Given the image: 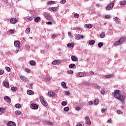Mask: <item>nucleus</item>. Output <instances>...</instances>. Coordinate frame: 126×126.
I'll list each match as a JSON object with an SVG mask.
<instances>
[{
    "label": "nucleus",
    "mask_w": 126,
    "mask_h": 126,
    "mask_svg": "<svg viewBox=\"0 0 126 126\" xmlns=\"http://www.w3.org/2000/svg\"><path fill=\"white\" fill-rule=\"evenodd\" d=\"M30 28H27V29L26 30V34H29V33H30Z\"/></svg>",
    "instance_id": "4c0bfd02"
},
{
    "label": "nucleus",
    "mask_w": 126,
    "mask_h": 126,
    "mask_svg": "<svg viewBox=\"0 0 126 126\" xmlns=\"http://www.w3.org/2000/svg\"><path fill=\"white\" fill-rule=\"evenodd\" d=\"M107 123H109V124L112 123V119L111 118L109 119L107 121Z\"/></svg>",
    "instance_id": "6e6d98bb"
},
{
    "label": "nucleus",
    "mask_w": 126,
    "mask_h": 126,
    "mask_svg": "<svg viewBox=\"0 0 126 126\" xmlns=\"http://www.w3.org/2000/svg\"><path fill=\"white\" fill-rule=\"evenodd\" d=\"M105 18L106 19H109V18H111V15H105Z\"/></svg>",
    "instance_id": "8fccbe9b"
},
{
    "label": "nucleus",
    "mask_w": 126,
    "mask_h": 126,
    "mask_svg": "<svg viewBox=\"0 0 126 126\" xmlns=\"http://www.w3.org/2000/svg\"><path fill=\"white\" fill-rule=\"evenodd\" d=\"M65 94H66V95H67V96H68V95H69V94H70V93H69V92L66 91L65 92Z\"/></svg>",
    "instance_id": "680f3d73"
},
{
    "label": "nucleus",
    "mask_w": 126,
    "mask_h": 126,
    "mask_svg": "<svg viewBox=\"0 0 126 126\" xmlns=\"http://www.w3.org/2000/svg\"><path fill=\"white\" fill-rule=\"evenodd\" d=\"M75 66V64L74 63H71L69 65V68H73Z\"/></svg>",
    "instance_id": "e433bc0d"
},
{
    "label": "nucleus",
    "mask_w": 126,
    "mask_h": 126,
    "mask_svg": "<svg viewBox=\"0 0 126 126\" xmlns=\"http://www.w3.org/2000/svg\"><path fill=\"white\" fill-rule=\"evenodd\" d=\"M105 111H107L106 109L103 108L101 110V113H104Z\"/></svg>",
    "instance_id": "052dcab7"
},
{
    "label": "nucleus",
    "mask_w": 126,
    "mask_h": 126,
    "mask_svg": "<svg viewBox=\"0 0 126 126\" xmlns=\"http://www.w3.org/2000/svg\"><path fill=\"white\" fill-rule=\"evenodd\" d=\"M17 19H16V18H11L10 20V22H11V23H12V24H15L16 23H17Z\"/></svg>",
    "instance_id": "1a4fd4ad"
},
{
    "label": "nucleus",
    "mask_w": 126,
    "mask_h": 126,
    "mask_svg": "<svg viewBox=\"0 0 126 126\" xmlns=\"http://www.w3.org/2000/svg\"><path fill=\"white\" fill-rule=\"evenodd\" d=\"M75 39L76 40H79L80 39V35L79 34H77L75 36Z\"/></svg>",
    "instance_id": "7c9ffc66"
},
{
    "label": "nucleus",
    "mask_w": 126,
    "mask_h": 126,
    "mask_svg": "<svg viewBox=\"0 0 126 126\" xmlns=\"http://www.w3.org/2000/svg\"><path fill=\"white\" fill-rule=\"evenodd\" d=\"M8 126H16V124L15 123L12 122V121H9L7 123Z\"/></svg>",
    "instance_id": "9d476101"
},
{
    "label": "nucleus",
    "mask_w": 126,
    "mask_h": 126,
    "mask_svg": "<svg viewBox=\"0 0 126 126\" xmlns=\"http://www.w3.org/2000/svg\"><path fill=\"white\" fill-rule=\"evenodd\" d=\"M89 45H94V44H95V40H91L89 41Z\"/></svg>",
    "instance_id": "393cba45"
},
{
    "label": "nucleus",
    "mask_w": 126,
    "mask_h": 126,
    "mask_svg": "<svg viewBox=\"0 0 126 126\" xmlns=\"http://www.w3.org/2000/svg\"><path fill=\"white\" fill-rule=\"evenodd\" d=\"M120 4L121 5H126V0H121L120 1Z\"/></svg>",
    "instance_id": "5701e85b"
},
{
    "label": "nucleus",
    "mask_w": 126,
    "mask_h": 126,
    "mask_svg": "<svg viewBox=\"0 0 126 126\" xmlns=\"http://www.w3.org/2000/svg\"><path fill=\"white\" fill-rule=\"evenodd\" d=\"M40 19H41L40 17H37L34 19V21L35 22H39V20H40Z\"/></svg>",
    "instance_id": "c9c22d12"
},
{
    "label": "nucleus",
    "mask_w": 126,
    "mask_h": 126,
    "mask_svg": "<svg viewBox=\"0 0 126 126\" xmlns=\"http://www.w3.org/2000/svg\"><path fill=\"white\" fill-rule=\"evenodd\" d=\"M40 101L41 103V104L44 106V107H47L48 106V103L46 102V100L45 99H44V97L43 96H40L39 97Z\"/></svg>",
    "instance_id": "f03ea898"
},
{
    "label": "nucleus",
    "mask_w": 126,
    "mask_h": 126,
    "mask_svg": "<svg viewBox=\"0 0 126 126\" xmlns=\"http://www.w3.org/2000/svg\"><path fill=\"white\" fill-rule=\"evenodd\" d=\"M65 2V0H62L60 1V3L63 4Z\"/></svg>",
    "instance_id": "5fc2aeb1"
},
{
    "label": "nucleus",
    "mask_w": 126,
    "mask_h": 126,
    "mask_svg": "<svg viewBox=\"0 0 126 126\" xmlns=\"http://www.w3.org/2000/svg\"><path fill=\"white\" fill-rule=\"evenodd\" d=\"M106 36V34L104 32H102L100 35H99V37L100 38H101V39H103V38H105Z\"/></svg>",
    "instance_id": "4be33fe9"
},
{
    "label": "nucleus",
    "mask_w": 126,
    "mask_h": 126,
    "mask_svg": "<svg viewBox=\"0 0 126 126\" xmlns=\"http://www.w3.org/2000/svg\"><path fill=\"white\" fill-rule=\"evenodd\" d=\"M76 126H82V125L80 124H77Z\"/></svg>",
    "instance_id": "774afa93"
},
{
    "label": "nucleus",
    "mask_w": 126,
    "mask_h": 126,
    "mask_svg": "<svg viewBox=\"0 0 126 126\" xmlns=\"http://www.w3.org/2000/svg\"><path fill=\"white\" fill-rule=\"evenodd\" d=\"M52 9L53 11H55V10H57V7H52Z\"/></svg>",
    "instance_id": "0e129e2a"
},
{
    "label": "nucleus",
    "mask_w": 126,
    "mask_h": 126,
    "mask_svg": "<svg viewBox=\"0 0 126 126\" xmlns=\"http://www.w3.org/2000/svg\"><path fill=\"white\" fill-rule=\"evenodd\" d=\"M114 96L115 98L116 99H118V100H120L121 101V103H124V100H125V96H124L123 95L120 94V91L119 90H116L114 92Z\"/></svg>",
    "instance_id": "f257e3e1"
},
{
    "label": "nucleus",
    "mask_w": 126,
    "mask_h": 126,
    "mask_svg": "<svg viewBox=\"0 0 126 126\" xmlns=\"http://www.w3.org/2000/svg\"><path fill=\"white\" fill-rule=\"evenodd\" d=\"M61 85L63 88L66 89L67 87H66V83L65 82H62L61 83Z\"/></svg>",
    "instance_id": "dca6fc26"
},
{
    "label": "nucleus",
    "mask_w": 126,
    "mask_h": 126,
    "mask_svg": "<svg viewBox=\"0 0 126 126\" xmlns=\"http://www.w3.org/2000/svg\"><path fill=\"white\" fill-rule=\"evenodd\" d=\"M55 3V1H50L47 2L48 5H51V4H54Z\"/></svg>",
    "instance_id": "72a5a7b5"
},
{
    "label": "nucleus",
    "mask_w": 126,
    "mask_h": 126,
    "mask_svg": "<svg viewBox=\"0 0 126 126\" xmlns=\"http://www.w3.org/2000/svg\"><path fill=\"white\" fill-rule=\"evenodd\" d=\"M63 110L65 112H68V111H69V107L68 106L64 107Z\"/></svg>",
    "instance_id": "ea45409f"
},
{
    "label": "nucleus",
    "mask_w": 126,
    "mask_h": 126,
    "mask_svg": "<svg viewBox=\"0 0 126 126\" xmlns=\"http://www.w3.org/2000/svg\"><path fill=\"white\" fill-rule=\"evenodd\" d=\"M114 5H115V3H111L109 4L106 7V10H111L113 7H114Z\"/></svg>",
    "instance_id": "7ed1b4c3"
},
{
    "label": "nucleus",
    "mask_w": 126,
    "mask_h": 126,
    "mask_svg": "<svg viewBox=\"0 0 126 126\" xmlns=\"http://www.w3.org/2000/svg\"><path fill=\"white\" fill-rule=\"evenodd\" d=\"M113 20L114 21H117V20H118V18L117 17L113 18Z\"/></svg>",
    "instance_id": "e2e57ef3"
},
{
    "label": "nucleus",
    "mask_w": 126,
    "mask_h": 126,
    "mask_svg": "<svg viewBox=\"0 0 126 126\" xmlns=\"http://www.w3.org/2000/svg\"><path fill=\"white\" fill-rule=\"evenodd\" d=\"M105 78H113L114 74L106 75L105 76Z\"/></svg>",
    "instance_id": "a211bd4d"
},
{
    "label": "nucleus",
    "mask_w": 126,
    "mask_h": 126,
    "mask_svg": "<svg viewBox=\"0 0 126 126\" xmlns=\"http://www.w3.org/2000/svg\"><path fill=\"white\" fill-rule=\"evenodd\" d=\"M55 93L52 91H50L48 93V96H50V97H54V96H55Z\"/></svg>",
    "instance_id": "ddd939ff"
},
{
    "label": "nucleus",
    "mask_w": 126,
    "mask_h": 126,
    "mask_svg": "<svg viewBox=\"0 0 126 126\" xmlns=\"http://www.w3.org/2000/svg\"><path fill=\"white\" fill-rule=\"evenodd\" d=\"M11 90H12V91H13V92H15V91H16V90H17V87H12L11 88Z\"/></svg>",
    "instance_id": "bb28decb"
},
{
    "label": "nucleus",
    "mask_w": 126,
    "mask_h": 126,
    "mask_svg": "<svg viewBox=\"0 0 126 126\" xmlns=\"http://www.w3.org/2000/svg\"><path fill=\"white\" fill-rule=\"evenodd\" d=\"M31 108L32 109V110H37V109L38 108V106L37 105V104L32 103L31 104Z\"/></svg>",
    "instance_id": "39448f33"
},
{
    "label": "nucleus",
    "mask_w": 126,
    "mask_h": 126,
    "mask_svg": "<svg viewBox=\"0 0 126 126\" xmlns=\"http://www.w3.org/2000/svg\"><path fill=\"white\" fill-rule=\"evenodd\" d=\"M35 18V17H34V16H32L28 18V20L29 21H31V20H33V19H34Z\"/></svg>",
    "instance_id": "c85d7f7f"
},
{
    "label": "nucleus",
    "mask_w": 126,
    "mask_h": 126,
    "mask_svg": "<svg viewBox=\"0 0 126 126\" xmlns=\"http://www.w3.org/2000/svg\"><path fill=\"white\" fill-rule=\"evenodd\" d=\"M5 69L8 72H9V71H10V68L9 67H6Z\"/></svg>",
    "instance_id": "de8ad7c7"
},
{
    "label": "nucleus",
    "mask_w": 126,
    "mask_h": 126,
    "mask_svg": "<svg viewBox=\"0 0 126 126\" xmlns=\"http://www.w3.org/2000/svg\"><path fill=\"white\" fill-rule=\"evenodd\" d=\"M44 16L47 20H50V19H51V15H50V14H45Z\"/></svg>",
    "instance_id": "4468645a"
},
{
    "label": "nucleus",
    "mask_w": 126,
    "mask_h": 126,
    "mask_svg": "<svg viewBox=\"0 0 126 126\" xmlns=\"http://www.w3.org/2000/svg\"><path fill=\"white\" fill-rule=\"evenodd\" d=\"M16 108H21V105L19 103L16 104L15 105Z\"/></svg>",
    "instance_id": "79ce46f5"
},
{
    "label": "nucleus",
    "mask_w": 126,
    "mask_h": 126,
    "mask_svg": "<svg viewBox=\"0 0 126 126\" xmlns=\"http://www.w3.org/2000/svg\"><path fill=\"white\" fill-rule=\"evenodd\" d=\"M26 72H29V71H30V69L27 68L26 69Z\"/></svg>",
    "instance_id": "338daca9"
},
{
    "label": "nucleus",
    "mask_w": 126,
    "mask_h": 126,
    "mask_svg": "<svg viewBox=\"0 0 126 126\" xmlns=\"http://www.w3.org/2000/svg\"><path fill=\"white\" fill-rule=\"evenodd\" d=\"M89 105H90V106H91V105H93V101H89Z\"/></svg>",
    "instance_id": "864d4df0"
},
{
    "label": "nucleus",
    "mask_w": 126,
    "mask_h": 126,
    "mask_svg": "<svg viewBox=\"0 0 126 126\" xmlns=\"http://www.w3.org/2000/svg\"><path fill=\"white\" fill-rule=\"evenodd\" d=\"M81 109V108L80 107H79V106L76 107V111H80V109Z\"/></svg>",
    "instance_id": "4d7b16f0"
},
{
    "label": "nucleus",
    "mask_w": 126,
    "mask_h": 126,
    "mask_svg": "<svg viewBox=\"0 0 126 126\" xmlns=\"http://www.w3.org/2000/svg\"><path fill=\"white\" fill-rule=\"evenodd\" d=\"M62 106H66V105H67L66 102L63 101L62 102Z\"/></svg>",
    "instance_id": "09e8293b"
},
{
    "label": "nucleus",
    "mask_w": 126,
    "mask_h": 126,
    "mask_svg": "<svg viewBox=\"0 0 126 126\" xmlns=\"http://www.w3.org/2000/svg\"><path fill=\"white\" fill-rule=\"evenodd\" d=\"M53 64H57L58 65L61 64V61L55 60L52 62Z\"/></svg>",
    "instance_id": "9b49d317"
},
{
    "label": "nucleus",
    "mask_w": 126,
    "mask_h": 126,
    "mask_svg": "<svg viewBox=\"0 0 126 126\" xmlns=\"http://www.w3.org/2000/svg\"><path fill=\"white\" fill-rule=\"evenodd\" d=\"M68 36H69V37H71V36H72L71 32H68Z\"/></svg>",
    "instance_id": "69168bd1"
},
{
    "label": "nucleus",
    "mask_w": 126,
    "mask_h": 126,
    "mask_svg": "<svg viewBox=\"0 0 126 126\" xmlns=\"http://www.w3.org/2000/svg\"><path fill=\"white\" fill-rule=\"evenodd\" d=\"M45 80H46V81H50V80H51V79H52V77L49 76L47 77H45L44 78Z\"/></svg>",
    "instance_id": "473e14b6"
},
{
    "label": "nucleus",
    "mask_w": 126,
    "mask_h": 126,
    "mask_svg": "<svg viewBox=\"0 0 126 126\" xmlns=\"http://www.w3.org/2000/svg\"><path fill=\"white\" fill-rule=\"evenodd\" d=\"M100 93L102 95H104V94H105V90L101 89V90L100 91Z\"/></svg>",
    "instance_id": "c03bdc74"
},
{
    "label": "nucleus",
    "mask_w": 126,
    "mask_h": 126,
    "mask_svg": "<svg viewBox=\"0 0 126 126\" xmlns=\"http://www.w3.org/2000/svg\"><path fill=\"white\" fill-rule=\"evenodd\" d=\"M122 43H121V41L120 40H118V41H116L114 43V46H119V45H121Z\"/></svg>",
    "instance_id": "a878e982"
},
{
    "label": "nucleus",
    "mask_w": 126,
    "mask_h": 126,
    "mask_svg": "<svg viewBox=\"0 0 126 126\" xmlns=\"http://www.w3.org/2000/svg\"><path fill=\"white\" fill-rule=\"evenodd\" d=\"M94 104V105H98L99 104V100H98V99H95Z\"/></svg>",
    "instance_id": "c756f323"
},
{
    "label": "nucleus",
    "mask_w": 126,
    "mask_h": 126,
    "mask_svg": "<svg viewBox=\"0 0 126 126\" xmlns=\"http://www.w3.org/2000/svg\"><path fill=\"white\" fill-rule=\"evenodd\" d=\"M57 34H53L52 36V39H55V38H57Z\"/></svg>",
    "instance_id": "3c124183"
},
{
    "label": "nucleus",
    "mask_w": 126,
    "mask_h": 126,
    "mask_svg": "<svg viewBox=\"0 0 126 126\" xmlns=\"http://www.w3.org/2000/svg\"><path fill=\"white\" fill-rule=\"evenodd\" d=\"M20 79L23 80V81H25V82H27L28 81V78L24 76H20Z\"/></svg>",
    "instance_id": "6e6552de"
},
{
    "label": "nucleus",
    "mask_w": 126,
    "mask_h": 126,
    "mask_svg": "<svg viewBox=\"0 0 126 126\" xmlns=\"http://www.w3.org/2000/svg\"><path fill=\"white\" fill-rule=\"evenodd\" d=\"M4 99L6 102H10V98L7 96H5Z\"/></svg>",
    "instance_id": "aec40b11"
},
{
    "label": "nucleus",
    "mask_w": 126,
    "mask_h": 126,
    "mask_svg": "<svg viewBox=\"0 0 126 126\" xmlns=\"http://www.w3.org/2000/svg\"><path fill=\"white\" fill-rule=\"evenodd\" d=\"M117 114H118V115H122V114H123V111H122L121 110H118L117 111Z\"/></svg>",
    "instance_id": "49530a36"
},
{
    "label": "nucleus",
    "mask_w": 126,
    "mask_h": 126,
    "mask_svg": "<svg viewBox=\"0 0 126 126\" xmlns=\"http://www.w3.org/2000/svg\"><path fill=\"white\" fill-rule=\"evenodd\" d=\"M16 115H21V112L19 110H17L15 112Z\"/></svg>",
    "instance_id": "37998d69"
},
{
    "label": "nucleus",
    "mask_w": 126,
    "mask_h": 126,
    "mask_svg": "<svg viewBox=\"0 0 126 126\" xmlns=\"http://www.w3.org/2000/svg\"><path fill=\"white\" fill-rule=\"evenodd\" d=\"M67 73H68V74H72V73H73V71L71 70H68L67 71Z\"/></svg>",
    "instance_id": "a19ab883"
},
{
    "label": "nucleus",
    "mask_w": 126,
    "mask_h": 126,
    "mask_svg": "<svg viewBox=\"0 0 126 126\" xmlns=\"http://www.w3.org/2000/svg\"><path fill=\"white\" fill-rule=\"evenodd\" d=\"M20 44V42H19V41L16 40L14 42L15 47H16L17 49H20V47L19 46Z\"/></svg>",
    "instance_id": "0eeeda50"
},
{
    "label": "nucleus",
    "mask_w": 126,
    "mask_h": 126,
    "mask_svg": "<svg viewBox=\"0 0 126 126\" xmlns=\"http://www.w3.org/2000/svg\"><path fill=\"white\" fill-rule=\"evenodd\" d=\"M9 33H10V34H13V33H14V31H13V30H10V31H9Z\"/></svg>",
    "instance_id": "13d9d810"
},
{
    "label": "nucleus",
    "mask_w": 126,
    "mask_h": 126,
    "mask_svg": "<svg viewBox=\"0 0 126 126\" xmlns=\"http://www.w3.org/2000/svg\"><path fill=\"white\" fill-rule=\"evenodd\" d=\"M103 46H104V44H103L102 42L98 43V48H102V47H103Z\"/></svg>",
    "instance_id": "f704fd0d"
},
{
    "label": "nucleus",
    "mask_w": 126,
    "mask_h": 126,
    "mask_svg": "<svg viewBox=\"0 0 126 126\" xmlns=\"http://www.w3.org/2000/svg\"><path fill=\"white\" fill-rule=\"evenodd\" d=\"M67 47H68V48H73L74 44L73 43H68L67 44Z\"/></svg>",
    "instance_id": "412c9836"
},
{
    "label": "nucleus",
    "mask_w": 126,
    "mask_h": 126,
    "mask_svg": "<svg viewBox=\"0 0 126 126\" xmlns=\"http://www.w3.org/2000/svg\"><path fill=\"white\" fill-rule=\"evenodd\" d=\"M71 59L73 62H77L78 61V59L74 56H71Z\"/></svg>",
    "instance_id": "f3484780"
},
{
    "label": "nucleus",
    "mask_w": 126,
    "mask_h": 126,
    "mask_svg": "<svg viewBox=\"0 0 126 126\" xmlns=\"http://www.w3.org/2000/svg\"><path fill=\"white\" fill-rule=\"evenodd\" d=\"M85 27L86 28H89V29L92 28V25L89 24L85 25Z\"/></svg>",
    "instance_id": "b1692460"
},
{
    "label": "nucleus",
    "mask_w": 126,
    "mask_h": 126,
    "mask_svg": "<svg viewBox=\"0 0 126 126\" xmlns=\"http://www.w3.org/2000/svg\"><path fill=\"white\" fill-rule=\"evenodd\" d=\"M0 112H1V113H5V108L0 107Z\"/></svg>",
    "instance_id": "2f4dec72"
},
{
    "label": "nucleus",
    "mask_w": 126,
    "mask_h": 126,
    "mask_svg": "<svg viewBox=\"0 0 126 126\" xmlns=\"http://www.w3.org/2000/svg\"><path fill=\"white\" fill-rule=\"evenodd\" d=\"M85 120L86 125H88L89 126H90V125H91V121H90V119H89V117H86Z\"/></svg>",
    "instance_id": "423d86ee"
},
{
    "label": "nucleus",
    "mask_w": 126,
    "mask_h": 126,
    "mask_svg": "<svg viewBox=\"0 0 126 126\" xmlns=\"http://www.w3.org/2000/svg\"><path fill=\"white\" fill-rule=\"evenodd\" d=\"M4 73V71L3 70H0V75H2Z\"/></svg>",
    "instance_id": "bf43d9fd"
},
{
    "label": "nucleus",
    "mask_w": 126,
    "mask_h": 126,
    "mask_svg": "<svg viewBox=\"0 0 126 126\" xmlns=\"http://www.w3.org/2000/svg\"><path fill=\"white\" fill-rule=\"evenodd\" d=\"M30 64L31 65H36V62L33 60H31L30 61Z\"/></svg>",
    "instance_id": "6ab92c4d"
},
{
    "label": "nucleus",
    "mask_w": 126,
    "mask_h": 126,
    "mask_svg": "<svg viewBox=\"0 0 126 126\" xmlns=\"http://www.w3.org/2000/svg\"><path fill=\"white\" fill-rule=\"evenodd\" d=\"M27 93L28 95H34V92L31 90H28Z\"/></svg>",
    "instance_id": "f8f14e48"
},
{
    "label": "nucleus",
    "mask_w": 126,
    "mask_h": 126,
    "mask_svg": "<svg viewBox=\"0 0 126 126\" xmlns=\"http://www.w3.org/2000/svg\"><path fill=\"white\" fill-rule=\"evenodd\" d=\"M46 125L47 126H53V122L50 121H47L45 122Z\"/></svg>",
    "instance_id": "cd10ccee"
},
{
    "label": "nucleus",
    "mask_w": 126,
    "mask_h": 126,
    "mask_svg": "<svg viewBox=\"0 0 126 126\" xmlns=\"http://www.w3.org/2000/svg\"><path fill=\"white\" fill-rule=\"evenodd\" d=\"M74 17H75V18H78L79 17V14L76 13V14H75L74 15Z\"/></svg>",
    "instance_id": "a18cd8bd"
},
{
    "label": "nucleus",
    "mask_w": 126,
    "mask_h": 126,
    "mask_svg": "<svg viewBox=\"0 0 126 126\" xmlns=\"http://www.w3.org/2000/svg\"><path fill=\"white\" fill-rule=\"evenodd\" d=\"M4 85L5 87H9V84L7 82H4Z\"/></svg>",
    "instance_id": "58836bf2"
},
{
    "label": "nucleus",
    "mask_w": 126,
    "mask_h": 126,
    "mask_svg": "<svg viewBox=\"0 0 126 126\" xmlns=\"http://www.w3.org/2000/svg\"><path fill=\"white\" fill-rule=\"evenodd\" d=\"M46 24L48 25H52L53 24V23H52V22H46Z\"/></svg>",
    "instance_id": "603ef678"
},
{
    "label": "nucleus",
    "mask_w": 126,
    "mask_h": 126,
    "mask_svg": "<svg viewBox=\"0 0 126 126\" xmlns=\"http://www.w3.org/2000/svg\"><path fill=\"white\" fill-rule=\"evenodd\" d=\"M126 37H122L120 38L119 41H120V43H121V44H123V43H124V42H125V41H126Z\"/></svg>",
    "instance_id": "2eb2a0df"
},
{
    "label": "nucleus",
    "mask_w": 126,
    "mask_h": 126,
    "mask_svg": "<svg viewBox=\"0 0 126 126\" xmlns=\"http://www.w3.org/2000/svg\"><path fill=\"white\" fill-rule=\"evenodd\" d=\"M76 75L79 77H84L86 75V73L84 72H78L76 74Z\"/></svg>",
    "instance_id": "20e7f679"
}]
</instances>
